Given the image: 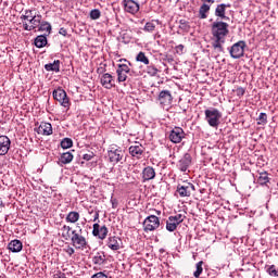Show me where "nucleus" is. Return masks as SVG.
<instances>
[{
    "label": "nucleus",
    "mask_w": 278,
    "mask_h": 278,
    "mask_svg": "<svg viewBox=\"0 0 278 278\" xmlns=\"http://www.w3.org/2000/svg\"><path fill=\"white\" fill-rule=\"evenodd\" d=\"M179 29H181L182 31H190V22L186 20H180Z\"/></svg>",
    "instance_id": "38"
},
{
    "label": "nucleus",
    "mask_w": 278,
    "mask_h": 278,
    "mask_svg": "<svg viewBox=\"0 0 278 278\" xmlns=\"http://www.w3.org/2000/svg\"><path fill=\"white\" fill-rule=\"evenodd\" d=\"M66 223H77V220H79V213L72 211L67 214L66 218H65Z\"/></svg>",
    "instance_id": "31"
},
{
    "label": "nucleus",
    "mask_w": 278,
    "mask_h": 278,
    "mask_svg": "<svg viewBox=\"0 0 278 278\" xmlns=\"http://www.w3.org/2000/svg\"><path fill=\"white\" fill-rule=\"evenodd\" d=\"M108 262V257L105 256V252L100 251L94 254L92 257V263L97 266H103Z\"/></svg>",
    "instance_id": "21"
},
{
    "label": "nucleus",
    "mask_w": 278,
    "mask_h": 278,
    "mask_svg": "<svg viewBox=\"0 0 278 278\" xmlns=\"http://www.w3.org/2000/svg\"><path fill=\"white\" fill-rule=\"evenodd\" d=\"M9 251H12V253H21L23 251V242L20 240H13L8 245Z\"/></svg>",
    "instance_id": "22"
},
{
    "label": "nucleus",
    "mask_w": 278,
    "mask_h": 278,
    "mask_svg": "<svg viewBox=\"0 0 278 278\" xmlns=\"http://www.w3.org/2000/svg\"><path fill=\"white\" fill-rule=\"evenodd\" d=\"M270 182V178L268 177V172H261L257 176V184L260 186H266V184Z\"/></svg>",
    "instance_id": "28"
},
{
    "label": "nucleus",
    "mask_w": 278,
    "mask_h": 278,
    "mask_svg": "<svg viewBox=\"0 0 278 278\" xmlns=\"http://www.w3.org/2000/svg\"><path fill=\"white\" fill-rule=\"evenodd\" d=\"M61 278H66V276H64V274H63Z\"/></svg>",
    "instance_id": "57"
},
{
    "label": "nucleus",
    "mask_w": 278,
    "mask_h": 278,
    "mask_svg": "<svg viewBox=\"0 0 278 278\" xmlns=\"http://www.w3.org/2000/svg\"><path fill=\"white\" fill-rule=\"evenodd\" d=\"M147 72L149 75H151V77H155L157 75V73H160V70H157V67H155V65H149L147 67Z\"/></svg>",
    "instance_id": "40"
},
{
    "label": "nucleus",
    "mask_w": 278,
    "mask_h": 278,
    "mask_svg": "<svg viewBox=\"0 0 278 278\" xmlns=\"http://www.w3.org/2000/svg\"><path fill=\"white\" fill-rule=\"evenodd\" d=\"M125 157V152L121 148H111L109 151V160L113 164H118Z\"/></svg>",
    "instance_id": "9"
},
{
    "label": "nucleus",
    "mask_w": 278,
    "mask_h": 278,
    "mask_svg": "<svg viewBox=\"0 0 278 278\" xmlns=\"http://www.w3.org/2000/svg\"><path fill=\"white\" fill-rule=\"evenodd\" d=\"M92 157H94V153H92V152L83 155V160H85L86 162H90V160H92Z\"/></svg>",
    "instance_id": "48"
},
{
    "label": "nucleus",
    "mask_w": 278,
    "mask_h": 278,
    "mask_svg": "<svg viewBox=\"0 0 278 278\" xmlns=\"http://www.w3.org/2000/svg\"><path fill=\"white\" fill-rule=\"evenodd\" d=\"M81 231H83L81 228L79 229L78 232L77 230H73L72 238H71L72 245L79 251H84L85 249H88V240H86V237L81 235Z\"/></svg>",
    "instance_id": "3"
},
{
    "label": "nucleus",
    "mask_w": 278,
    "mask_h": 278,
    "mask_svg": "<svg viewBox=\"0 0 278 278\" xmlns=\"http://www.w3.org/2000/svg\"><path fill=\"white\" fill-rule=\"evenodd\" d=\"M101 85L103 86V88H106V90H111V88H114L115 81L112 74H103L101 77Z\"/></svg>",
    "instance_id": "17"
},
{
    "label": "nucleus",
    "mask_w": 278,
    "mask_h": 278,
    "mask_svg": "<svg viewBox=\"0 0 278 278\" xmlns=\"http://www.w3.org/2000/svg\"><path fill=\"white\" fill-rule=\"evenodd\" d=\"M59 34H61V36H68V31L64 27L60 28Z\"/></svg>",
    "instance_id": "52"
},
{
    "label": "nucleus",
    "mask_w": 278,
    "mask_h": 278,
    "mask_svg": "<svg viewBox=\"0 0 278 278\" xmlns=\"http://www.w3.org/2000/svg\"><path fill=\"white\" fill-rule=\"evenodd\" d=\"M47 36L48 35H39L35 38L34 45L37 47V49H42L43 47H47Z\"/></svg>",
    "instance_id": "24"
},
{
    "label": "nucleus",
    "mask_w": 278,
    "mask_h": 278,
    "mask_svg": "<svg viewBox=\"0 0 278 278\" xmlns=\"http://www.w3.org/2000/svg\"><path fill=\"white\" fill-rule=\"evenodd\" d=\"M173 220H175L178 225H181V222L184 220V215L177 214L175 216H169Z\"/></svg>",
    "instance_id": "44"
},
{
    "label": "nucleus",
    "mask_w": 278,
    "mask_h": 278,
    "mask_svg": "<svg viewBox=\"0 0 278 278\" xmlns=\"http://www.w3.org/2000/svg\"><path fill=\"white\" fill-rule=\"evenodd\" d=\"M178 225L179 224L175 219H173L170 216L166 220V229H167V231H175L177 229Z\"/></svg>",
    "instance_id": "32"
},
{
    "label": "nucleus",
    "mask_w": 278,
    "mask_h": 278,
    "mask_svg": "<svg viewBox=\"0 0 278 278\" xmlns=\"http://www.w3.org/2000/svg\"><path fill=\"white\" fill-rule=\"evenodd\" d=\"M124 10L129 14H137L140 11V4L135 0H124Z\"/></svg>",
    "instance_id": "13"
},
{
    "label": "nucleus",
    "mask_w": 278,
    "mask_h": 278,
    "mask_svg": "<svg viewBox=\"0 0 278 278\" xmlns=\"http://www.w3.org/2000/svg\"><path fill=\"white\" fill-rule=\"evenodd\" d=\"M37 134H41L42 136H51L53 134V126L51 123H41L37 129Z\"/></svg>",
    "instance_id": "18"
},
{
    "label": "nucleus",
    "mask_w": 278,
    "mask_h": 278,
    "mask_svg": "<svg viewBox=\"0 0 278 278\" xmlns=\"http://www.w3.org/2000/svg\"><path fill=\"white\" fill-rule=\"evenodd\" d=\"M23 28L25 29V31H34V28L31 27V25L29 26L27 23L23 24Z\"/></svg>",
    "instance_id": "51"
},
{
    "label": "nucleus",
    "mask_w": 278,
    "mask_h": 278,
    "mask_svg": "<svg viewBox=\"0 0 278 278\" xmlns=\"http://www.w3.org/2000/svg\"><path fill=\"white\" fill-rule=\"evenodd\" d=\"M244 92H245V90H244V88H242V87H239V88L237 89V94H238V97H244Z\"/></svg>",
    "instance_id": "50"
},
{
    "label": "nucleus",
    "mask_w": 278,
    "mask_h": 278,
    "mask_svg": "<svg viewBox=\"0 0 278 278\" xmlns=\"http://www.w3.org/2000/svg\"><path fill=\"white\" fill-rule=\"evenodd\" d=\"M71 147H73V139L71 138H64L61 141V148L62 149H71Z\"/></svg>",
    "instance_id": "39"
},
{
    "label": "nucleus",
    "mask_w": 278,
    "mask_h": 278,
    "mask_svg": "<svg viewBox=\"0 0 278 278\" xmlns=\"http://www.w3.org/2000/svg\"><path fill=\"white\" fill-rule=\"evenodd\" d=\"M190 164H192V155H190V153H185L184 156L178 161L177 168H179L181 173H186V170L190 168Z\"/></svg>",
    "instance_id": "11"
},
{
    "label": "nucleus",
    "mask_w": 278,
    "mask_h": 278,
    "mask_svg": "<svg viewBox=\"0 0 278 278\" xmlns=\"http://www.w3.org/2000/svg\"><path fill=\"white\" fill-rule=\"evenodd\" d=\"M227 8H231V4H218L215 9V16H217V18H220L222 21H229V17H227L226 15Z\"/></svg>",
    "instance_id": "14"
},
{
    "label": "nucleus",
    "mask_w": 278,
    "mask_h": 278,
    "mask_svg": "<svg viewBox=\"0 0 278 278\" xmlns=\"http://www.w3.org/2000/svg\"><path fill=\"white\" fill-rule=\"evenodd\" d=\"M116 73H131V68L127 63H121L117 65Z\"/></svg>",
    "instance_id": "34"
},
{
    "label": "nucleus",
    "mask_w": 278,
    "mask_h": 278,
    "mask_svg": "<svg viewBox=\"0 0 278 278\" xmlns=\"http://www.w3.org/2000/svg\"><path fill=\"white\" fill-rule=\"evenodd\" d=\"M205 114V121L210 125V127L218 128V125H220V118H223V113L218 111V109L211 108L206 109L204 111Z\"/></svg>",
    "instance_id": "2"
},
{
    "label": "nucleus",
    "mask_w": 278,
    "mask_h": 278,
    "mask_svg": "<svg viewBox=\"0 0 278 278\" xmlns=\"http://www.w3.org/2000/svg\"><path fill=\"white\" fill-rule=\"evenodd\" d=\"M117 73V81L123 83L127 81V72H116Z\"/></svg>",
    "instance_id": "43"
},
{
    "label": "nucleus",
    "mask_w": 278,
    "mask_h": 278,
    "mask_svg": "<svg viewBox=\"0 0 278 278\" xmlns=\"http://www.w3.org/2000/svg\"><path fill=\"white\" fill-rule=\"evenodd\" d=\"M142 153H144V146L140 142H135L132 146L129 147V154L137 160L142 157Z\"/></svg>",
    "instance_id": "12"
},
{
    "label": "nucleus",
    "mask_w": 278,
    "mask_h": 278,
    "mask_svg": "<svg viewBox=\"0 0 278 278\" xmlns=\"http://www.w3.org/2000/svg\"><path fill=\"white\" fill-rule=\"evenodd\" d=\"M142 179L144 181H151V179H155V168L152 166H147L142 170Z\"/></svg>",
    "instance_id": "19"
},
{
    "label": "nucleus",
    "mask_w": 278,
    "mask_h": 278,
    "mask_svg": "<svg viewBox=\"0 0 278 278\" xmlns=\"http://www.w3.org/2000/svg\"><path fill=\"white\" fill-rule=\"evenodd\" d=\"M211 34L213 36V49L215 51H218V53H225V48H223V45H225V38H227V36L229 35V24L216 20L211 25Z\"/></svg>",
    "instance_id": "1"
},
{
    "label": "nucleus",
    "mask_w": 278,
    "mask_h": 278,
    "mask_svg": "<svg viewBox=\"0 0 278 278\" xmlns=\"http://www.w3.org/2000/svg\"><path fill=\"white\" fill-rule=\"evenodd\" d=\"M136 61L146 64V66H149V58L147 54H144V52H139L136 56Z\"/></svg>",
    "instance_id": "33"
},
{
    "label": "nucleus",
    "mask_w": 278,
    "mask_h": 278,
    "mask_svg": "<svg viewBox=\"0 0 278 278\" xmlns=\"http://www.w3.org/2000/svg\"><path fill=\"white\" fill-rule=\"evenodd\" d=\"M160 25V21L152 20L151 22H147L143 31H148V34H153V30Z\"/></svg>",
    "instance_id": "26"
},
{
    "label": "nucleus",
    "mask_w": 278,
    "mask_h": 278,
    "mask_svg": "<svg viewBox=\"0 0 278 278\" xmlns=\"http://www.w3.org/2000/svg\"><path fill=\"white\" fill-rule=\"evenodd\" d=\"M89 16L91 21H99V18H101V11L99 9H93L90 11Z\"/></svg>",
    "instance_id": "37"
},
{
    "label": "nucleus",
    "mask_w": 278,
    "mask_h": 278,
    "mask_svg": "<svg viewBox=\"0 0 278 278\" xmlns=\"http://www.w3.org/2000/svg\"><path fill=\"white\" fill-rule=\"evenodd\" d=\"M119 62H123L124 64H127L129 66H132L131 65V62L127 61V59H121Z\"/></svg>",
    "instance_id": "53"
},
{
    "label": "nucleus",
    "mask_w": 278,
    "mask_h": 278,
    "mask_svg": "<svg viewBox=\"0 0 278 278\" xmlns=\"http://www.w3.org/2000/svg\"><path fill=\"white\" fill-rule=\"evenodd\" d=\"M51 30H52L51 23L41 20V23H40L39 27L37 28V31H46V34H43V35L50 36Z\"/></svg>",
    "instance_id": "23"
},
{
    "label": "nucleus",
    "mask_w": 278,
    "mask_h": 278,
    "mask_svg": "<svg viewBox=\"0 0 278 278\" xmlns=\"http://www.w3.org/2000/svg\"><path fill=\"white\" fill-rule=\"evenodd\" d=\"M91 278H108V275L103 271H98L94 275L91 276Z\"/></svg>",
    "instance_id": "47"
},
{
    "label": "nucleus",
    "mask_w": 278,
    "mask_h": 278,
    "mask_svg": "<svg viewBox=\"0 0 278 278\" xmlns=\"http://www.w3.org/2000/svg\"><path fill=\"white\" fill-rule=\"evenodd\" d=\"M161 105H170L173 103V94L169 90H162L159 94Z\"/></svg>",
    "instance_id": "15"
},
{
    "label": "nucleus",
    "mask_w": 278,
    "mask_h": 278,
    "mask_svg": "<svg viewBox=\"0 0 278 278\" xmlns=\"http://www.w3.org/2000/svg\"><path fill=\"white\" fill-rule=\"evenodd\" d=\"M71 226H66L64 225L62 228H61V231L62 232V238H64V240H68L71 238Z\"/></svg>",
    "instance_id": "36"
},
{
    "label": "nucleus",
    "mask_w": 278,
    "mask_h": 278,
    "mask_svg": "<svg viewBox=\"0 0 278 278\" xmlns=\"http://www.w3.org/2000/svg\"><path fill=\"white\" fill-rule=\"evenodd\" d=\"M52 94L53 99L58 101L63 108H70L71 102L68 101V96L64 89L58 88L52 92Z\"/></svg>",
    "instance_id": "7"
},
{
    "label": "nucleus",
    "mask_w": 278,
    "mask_h": 278,
    "mask_svg": "<svg viewBox=\"0 0 278 278\" xmlns=\"http://www.w3.org/2000/svg\"><path fill=\"white\" fill-rule=\"evenodd\" d=\"M21 21H28V17H27V15H26V14H24V15H21Z\"/></svg>",
    "instance_id": "55"
},
{
    "label": "nucleus",
    "mask_w": 278,
    "mask_h": 278,
    "mask_svg": "<svg viewBox=\"0 0 278 278\" xmlns=\"http://www.w3.org/2000/svg\"><path fill=\"white\" fill-rule=\"evenodd\" d=\"M108 233H110L108 226L93 224L92 236H94V238H99V240H105V238H108Z\"/></svg>",
    "instance_id": "10"
},
{
    "label": "nucleus",
    "mask_w": 278,
    "mask_h": 278,
    "mask_svg": "<svg viewBox=\"0 0 278 278\" xmlns=\"http://www.w3.org/2000/svg\"><path fill=\"white\" fill-rule=\"evenodd\" d=\"M184 49H185L184 45H178L175 47V51L178 55H184Z\"/></svg>",
    "instance_id": "45"
},
{
    "label": "nucleus",
    "mask_w": 278,
    "mask_h": 278,
    "mask_svg": "<svg viewBox=\"0 0 278 278\" xmlns=\"http://www.w3.org/2000/svg\"><path fill=\"white\" fill-rule=\"evenodd\" d=\"M73 153L65 152L61 154L59 160L62 164H71L73 162Z\"/></svg>",
    "instance_id": "30"
},
{
    "label": "nucleus",
    "mask_w": 278,
    "mask_h": 278,
    "mask_svg": "<svg viewBox=\"0 0 278 278\" xmlns=\"http://www.w3.org/2000/svg\"><path fill=\"white\" fill-rule=\"evenodd\" d=\"M64 251H65V253H67V255H70V257L75 254V249L71 245L65 248Z\"/></svg>",
    "instance_id": "46"
},
{
    "label": "nucleus",
    "mask_w": 278,
    "mask_h": 278,
    "mask_svg": "<svg viewBox=\"0 0 278 278\" xmlns=\"http://www.w3.org/2000/svg\"><path fill=\"white\" fill-rule=\"evenodd\" d=\"M211 7L207 3H203L199 9V18L205 20L207 18V13L210 12Z\"/></svg>",
    "instance_id": "29"
},
{
    "label": "nucleus",
    "mask_w": 278,
    "mask_h": 278,
    "mask_svg": "<svg viewBox=\"0 0 278 278\" xmlns=\"http://www.w3.org/2000/svg\"><path fill=\"white\" fill-rule=\"evenodd\" d=\"M245 48L247 42L244 40L236 42L229 48L230 58H232V60H240V58H244Z\"/></svg>",
    "instance_id": "4"
},
{
    "label": "nucleus",
    "mask_w": 278,
    "mask_h": 278,
    "mask_svg": "<svg viewBox=\"0 0 278 278\" xmlns=\"http://www.w3.org/2000/svg\"><path fill=\"white\" fill-rule=\"evenodd\" d=\"M42 22V15L35 14L33 18L28 21L30 23V27L34 29H38L40 27V23Z\"/></svg>",
    "instance_id": "27"
},
{
    "label": "nucleus",
    "mask_w": 278,
    "mask_h": 278,
    "mask_svg": "<svg viewBox=\"0 0 278 278\" xmlns=\"http://www.w3.org/2000/svg\"><path fill=\"white\" fill-rule=\"evenodd\" d=\"M12 141L8 136H0V155H8Z\"/></svg>",
    "instance_id": "16"
},
{
    "label": "nucleus",
    "mask_w": 278,
    "mask_h": 278,
    "mask_svg": "<svg viewBox=\"0 0 278 278\" xmlns=\"http://www.w3.org/2000/svg\"><path fill=\"white\" fill-rule=\"evenodd\" d=\"M60 60H54L53 63H48L45 65L46 71L52 73H60Z\"/></svg>",
    "instance_id": "25"
},
{
    "label": "nucleus",
    "mask_w": 278,
    "mask_h": 278,
    "mask_svg": "<svg viewBox=\"0 0 278 278\" xmlns=\"http://www.w3.org/2000/svg\"><path fill=\"white\" fill-rule=\"evenodd\" d=\"M108 247L111 251H119L121 250V238L113 236L108 239Z\"/></svg>",
    "instance_id": "20"
},
{
    "label": "nucleus",
    "mask_w": 278,
    "mask_h": 278,
    "mask_svg": "<svg viewBox=\"0 0 278 278\" xmlns=\"http://www.w3.org/2000/svg\"><path fill=\"white\" fill-rule=\"evenodd\" d=\"M168 138L174 144H179V142H181L184 138H186V132L181 127H174L170 130Z\"/></svg>",
    "instance_id": "8"
},
{
    "label": "nucleus",
    "mask_w": 278,
    "mask_h": 278,
    "mask_svg": "<svg viewBox=\"0 0 278 278\" xmlns=\"http://www.w3.org/2000/svg\"><path fill=\"white\" fill-rule=\"evenodd\" d=\"M203 3H214V0H201Z\"/></svg>",
    "instance_id": "56"
},
{
    "label": "nucleus",
    "mask_w": 278,
    "mask_h": 278,
    "mask_svg": "<svg viewBox=\"0 0 278 278\" xmlns=\"http://www.w3.org/2000/svg\"><path fill=\"white\" fill-rule=\"evenodd\" d=\"M266 271L268 273V275H270V277H278V269L275 265L267 266Z\"/></svg>",
    "instance_id": "42"
},
{
    "label": "nucleus",
    "mask_w": 278,
    "mask_h": 278,
    "mask_svg": "<svg viewBox=\"0 0 278 278\" xmlns=\"http://www.w3.org/2000/svg\"><path fill=\"white\" fill-rule=\"evenodd\" d=\"M93 220H94V222L99 220V212H96V213H94Z\"/></svg>",
    "instance_id": "54"
},
{
    "label": "nucleus",
    "mask_w": 278,
    "mask_h": 278,
    "mask_svg": "<svg viewBox=\"0 0 278 278\" xmlns=\"http://www.w3.org/2000/svg\"><path fill=\"white\" fill-rule=\"evenodd\" d=\"M268 123V115L266 113H261L257 118V125H266Z\"/></svg>",
    "instance_id": "41"
},
{
    "label": "nucleus",
    "mask_w": 278,
    "mask_h": 278,
    "mask_svg": "<svg viewBox=\"0 0 278 278\" xmlns=\"http://www.w3.org/2000/svg\"><path fill=\"white\" fill-rule=\"evenodd\" d=\"M195 271L193 273V277L200 278L203 273V261H200L195 265Z\"/></svg>",
    "instance_id": "35"
},
{
    "label": "nucleus",
    "mask_w": 278,
    "mask_h": 278,
    "mask_svg": "<svg viewBox=\"0 0 278 278\" xmlns=\"http://www.w3.org/2000/svg\"><path fill=\"white\" fill-rule=\"evenodd\" d=\"M25 15H26V17L28 18V22H29L30 18H33L34 16H36V14H34V11H31V10H26V11H25Z\"/></svg>",
    "instance_id": "49"
},
{
    "label": "nucleus",
    "mask_w": 278,
    "mask_h": 278,
    "mask_svg": "<svg viewBox=\"0 0 278 278\" xmlns=\"http://www.w3.org/2000/svg\"><path fill=\"white\" fill-rule=\"evenodd\" d=\"M160 228V217L155 215H150L143 220V230L146 233L149 231H155V229Z\"/></svg>",
    "instance_id": "5"
},
{
    "label": "nucleus",
    "mask_w": 278,
    "mask_h": 278,
    "mask_svg": "<svg viewBox=\"0 0 278 278\" xmlns=\"http://www.w3.org/2000/svg\"><path fill=\"white\" fill-rule=\"evenodd\" d=\"M194 190H197V188L192 182L185 181L184 184H179L177 186L176 192H178L179 197L184 199L186 197H191Z\"/></svg>",
    "instance_id": "6"
}]
</instances>
